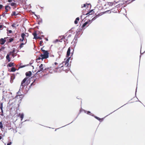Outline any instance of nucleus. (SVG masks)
<instances>
[{"label": "nucleus", "mask_w": 145, "mask_h": 145, "mask_svg": "<svg viewBox=\"0 0 145 145\" xmlns=\"http://www.w3.org/2000/svg\"><path fill=\"white\" fill-rule=\"evenodd\" d=\"M54 64L56 65L58 64L56 62H55Z\"/></svg>", "instance_id": "nucleus-48"}, {"label": "nucleus", "mask_w": 145, "mask_h": 145, "mask_svg": "<svg viewBox=\"0 0 145 145\" xmlns=\"http://www.w3.org/2000/svg\"><path fill=\"white\" fill-rule=\"evenodd\" d=\"M39 69L38 71L37 72H43L47 68H46L45 65L43 64H41L39 66Z\"/></svg>", "instance_id": "nucleus-5"}, {"label": "nucleus", "mask_w": 145, "mask_h": 145, "mask_svg": "<svg viewBox=\"0 0 145 145\" xmlns=\"http://www.w3.org/2000/svg\"><path fill=\"white\" fill-rule=\"evenodd\" d=\"M71 35H69V36H68V37H70V36H71Z\"/></svg>", "instance_id": "nucleus-52"}, {"label": "nucleus", "mask_w": 145, "mask_h": 145, "mask_svg": "<svg viewBox=\"0 0 145 145\" xmlns=\"http://www.w3.org/2000/svg\"><path fill=\"white\" fill-rule=\"evenodd\" d=\"M3 127V124L2 122H0V127L1 128H2Z\"/></svg>", "instance_id": "nucleus-28"}, {"label": "nucleus", "mask_w": 145, "mask_h": 145, "mask_svg": "<svg viewBox=\"0 0 145 145\" xmlns=\"http://www.w3.org/2000/svg\"><path fill=\"white\" fill-rule=\"evenodd\" d=\"M8 54H9V56H10V55H12V52H10Z\"/></svg>", "instance_id": "nucleus-37"}, {"label": "nucleus", "mask_w": 145, "mask_h": 145, "mask_svg": "<svg viewBox=\"0 0 145 145\" xmlns=\"http://www.w3.org/2000/svg\"><path fill=\"white\" fill-rule=\"evenodd\" d=\"M41 50L43 53V54H41V56L42 57L41 58L45 59L48 58L49 57V53L48 51L43 50L42 48H41Z\"/></svg>", "instance_id": "nucleus-2"}, {"label": "nucleus", "mask_w": 145, "mask_h": 145, "mask_svg": "<svg viewBox=\"0 0 145 145\" xmlns=\"http://www.w3.org/2000/svg\"><path fill=\"white\" fill-rule=\"evenodd\" d=\"M33 35L34 36L33 39H37V38L38 36H37V34L35 31L33 33Z\"/></svg>", "instance_id": "nucleus-13"}, {"label": "nucleus", "mask_w": 145, "mask_h": 145, "mask_svg": "<svg viewBox=\"0 0 145 145\" xmlns=\"http://www.w3.org/2000/svg\"><path fill=\"white\" fill-rule=\"evenodd\" d=\"M8 32L9 33H11L12 32V30H10L8 31Z\"/></svg>", "instance_id": "nucleus-40"}, {"label": "nucleus", "mask_w": 145, "mask_h": 145, "mask_svg": "<svg viewBox=\"0 0 145 145\" xmlns=\"http://www.w3.org/2000/svg\"><path fill=\"white\" fill-rule=\"evenodd\" d=\"M80 20L79 17L77 18L74 21V23L76 24H77L78 23V22Z\"/></svg>", "instance_id": "nucleus-14"}, {"label": "nucleus", "mask_w": 145, "mask_h": 145, "mask_svg": "<svg viewBox=\"0 0 145 145\" xmlns=\"http://www.w3.org/2000/svg\"><path fill=\"white\" fill-rule=\"evenodd\" d=\"M10 78L11 79H14V76L12 75L11 76Z\"/></svg>", "instance_id": "nucleus-33"}, {"label": "nucleus", "mask_w": 145, "mask_h": 145, "mask_svg": "<svg viewBox=\"0 0 145 145\" xmlns=\"http://www.w3.org/2000/svg\"><path fill=\"white\" fill-rule=\"evenodd\" d=\"M45 39L46 40V41H48V39L47 38H45Z\"/></svg>", "instance_id": "nucleus-49"}, {"label": "nucleus", "mask_w": 145, "mask_h": 145, "mask_svg": "<svg viewBox=\"0 0 145 145\" xmlns=\"http://www.w3.org/2000/svg\"><path fill=\"white\" fill-rule=\"evenodd\" d=\"M3 25H0V29H2V28H3Z\"/></svg>", "instance_id": "nucleus-35"}, {"label": "nucleus", "mask_w": 145, "mask_h": 145, "mask_svg": "<svg viewBox=\"0 0 145 145\" xmlns=\"http://www.w3.org/2000/svg\"><path fill=\"white\" fill-rule=\"evenodd\" d=\"M97 18V16H95V17H94L93 18L91 21H93V20H95V19H96Z\"/></svg>", "instance_id": "nucleus-26"}, {"label": "nucleus", "mask_w": 145, "mask_h": 145, "mask_svg": "<svg viewBox=\"0 0 145 145\" xmlns=\"http://www.w3.org/2000/svg\"><path fill=\"white\" fill-rule=\"evenodd\" d=\"M59 129V128H58V129H56L55 130V131H56V130H57V129Z\"/></svg>", "instance_id": "nucleus-51"}, {"label": "nucleus", "mask_w": 145, "mask_h": 145, "mask_svg": "<svg viewBox=\"0 0 145 145\" xmlns=\"http://www.w3.org/2000/svg\"><path fill=\"white\" fill-rule=\"evenodd\" d=\"M35 84V81L32 82L31 85V86H34Z\"/></svg>", "instance_id": "nucleus-32"}, {"label": "nucleus", "mask_w": 145, "mask_h": 145, "mask_svg": "<svg viewBox=\"0 0 145 145\" xmlns=\"http://www.w3.org/2000/svg\"><path fill=\"white\" fill-rule=\"evenodd\" d=\"M2 138V136H0V140Z\"/></svg>", "instance_id": "nucleus-47"}, {"label": "nucleus", "mask_w": 145, "mask_h": 145, "mask_svg": "<svg viewBox=\"0 0 145 145\" xmlns=\"http://www.w3.org/2000/svg\"><path fill=\"white\" fill-rule=\"evenodd\" d=\"M73 121H72V122L71 123H72V122ZM70 123H69V124H67V125H68V124H70Z\"/></svg>", "instance_id": "nucleus-50"}, {"label": "nucleus", "mask_w": 145, "mask_h": 145, "mask_svg": "<svg viewBox=\"0 0 145 145\" xmlns=\"http://www.w3.org/2000/svg\"><path fill=\"white\" fill-rule=\"evenodd\" d=\"M74 52V49L73 48H71L70 47H69L68 48L67 52V57H68L70 55V54H71V56H72L73 55Z\"/></svg>", "instance_id": "nucleus-4"}, {"label": "nucleus", "mask_w": 145, "mask_h": 145, "mask_svg": "<svg viewBox=\"0 0 145 145\" xmlns=\"http://www.w3.org/2000/svg\"><path fill=\"white\" fill-rule=\"evenodd\" d=\"M8 8L10 9L11 8L8 5H6L5 6V12L3 13L2 14V16L3 17L5 16V14H7V12L8 11V9L7 8Z\"/></svg>", "instance_id": "nucleus-7"}, {"label": "nucleus", "mask_w": 145, "mask_h": 145, "mask_svg": "<svg viewBox=\"0 0 145 145\" xmlns=\"http://www.w3.org/2000/svg\"><path fill=\"white\" fill-rule=\"evenodd\" d=\"M3 103H0V108H1V112L3 113Z\"/></svg>", "instance_id": "nucleus-22"}, {"label": "nucleus", "mask_w": 145, "mask_h": 145, "mask_svg": "<svg viewBox=\"0 0 145 145\" xmlns=\"http://www.w3.org/2000/svg\"><path fill=\"white\" fill-rule=\"evenodd\" d=\"M14 39V38H12L9 39L8 40L9 42H11Z\"/></svg>", "instance_id": "nucleus-24"}, {"label": "nucleus", "mask_w": 145, "mask_h": 145, "mask_svg": "<svg viewBox=\"0 0 145 145\" xmlns=\"http://www.w3.org/2000/svg\"><path fill=\"white\" fill-rule=\"evenodd\" d=\"M86 4H84V5H83V6H82V7L83 8V7H86Z\"/></svg>", "instance_id": "nucleus-39"}, {"label": "nucleus", "mask_w": 145, "mask_h": 145, "mask_svg": "<svg viewBox=\"0 0 145 145\" xmlns=\"http://www.w3.org/2000/svg\"><path fill=\"white\" fill-rule=\"evenodd\" d=\"M91 21L90 20L87 21L84 24H83L82 26V27L84 28L89 23V24L91 23Z\"/></svg>", "instance_id": "nucleus-9"}, {"label": "nucleus", "mask_w": 145, "mask_h": 145, "mask_svg": "<svg viewBox=\"0 0 145 145\" xmlns=\"http://www.w3.org/2000/svg\"><path fill=\"white\" fill-rule=\"evenodd\" d=\"M12 0H8V1L10 3L12 2Z\"/></svg>", "instance_id": "nucleus-44"}, {"label": "nucleus", "mask_w": 145, "mask_h": 145, "mask_svg": "<svg viewBox=\"0 0 145 145\" xmlns=\"http://www.w3.org/2000/svg\"><path fill=\"white\" fill-rule=\"evenodd\" d=\"M25 67V65L20 66L19 67L18 69H20V68H22L24 67Z\"/></svg>", "instance_id": "nucleus-30"}, {"label": "nucleus", "mask_w": 145, "mask_h": 145, "mask_svg": "<svg viewBox=\"0 0 145 145\" xmlns=\"http://www.w3.org/2000/svg\"><path fill=\"white\" fill-rule=\"evenodd\" d=\"M98 121H99L100 122H101L103 120L104 118H96Z\"/></svg>", "instance_id": "nucleus-25"}, {"label": "nucleus", "mask_w": 145, "mask_h": 145, "mask_svg": "<svg viewBox=\"0 0 145 145\" xmlns=\"http://www.w3.org/2000/svg\"><path fill=\"white\" fill-rule=\"evenodd\" d=\"M93 10H90L89 12H88L86 14V15H87L88 14L91 15L93 12H94L93 11Z\"/></svg>", "instance_id": "nucleus-17"}, {"label": "nucleus", "mask_w": 145, "mask_h": 145, "mask_svg": "<svg viewBox=\"0 0 145 145\" xmlns=\"http://www.w3.org/2000/svg\"><path fill=\"white\" fill-rule=\"evenodd\" d=\"M18 116L20 118H23L24 116V114L22 113H19L18 115Z\"/></svg>", "instance_id": "nucleus-20"}, {"label": "nucleus", "mask_w": 145, "mask_h": 145, "mask_svg": "<svg viewBox=\"0 0 145 145\" xmlns=\"http://www.w3.org/2000/svg\"><path fill=\"white\" fill-rule=\"evenodd\" d=\"M1 85V83H0V85Z\"/></svg>", "instance_id": "nucleus-55"}, {"label": "nucleus", "mask_w": 145, "mask_h": 145, "mask_svg": "<svg viewBox=\"0 0 145 145\" xmlns=\"http://www.w3.org/2000/svg\"><path fill=\"white\" fill-rule=\"evenodd\" d=\"M9 54H8L7 56H6V59L8 60V62H9L10 61V59L9 57Z\"/></svg>", "instance_id": "nucleus-18"}, {"label": "nucleus", "mask_w": 145, "mask_h": 145, "mask_svg": "<svg viewBox=\"0 0 145 145\" xmlns=\"http://www.w3.org/2000/svg\"><path fill=\"white\" fill-rule=\"evenodd\" d=\"M26 43H27V39H26V41H25V42L24 43H22L20 44V45L19 46V48H22L23 47V45L25 44Z\"/></svg>", "instance_id": "nucleus-12"}, {"label": "nucleus", "mask_w": 145, "mask_h": 145, "mask_svg": "<svg viewBox=\"0 0 145 145\" xmlns=\"http://www.w3.org/2000/svg\"><path fill=\"white\" fill-rule=\"evenodd\" d=\"M15 50L14 49L12 51V53H14L15 52Z\"/></svg>", "instance_id": "nucleus-43"}, {"label": "nucleus", "mask_w": 145, "mask_h": 145, "mask_svg": "<svg viewBox=\"0 0 145 145\" xmlns=\"http://www.w3.org/2000/svg\"><path fill=\"white\" fill-rule=\"evenodd\" d=\"M84 112L85 113H86V114H89V115H91L93 116H94L95 118H99L98 117L94 116L93 115V114L91 113V112L90 111H85L84 110H83V109H81L80 110V112Z\"/></svg>", "instance_id": "nucleus-6"}, {"label": "nucleus", "mask_w": 145, "mask_h": 145, "mask_svg": "<svg viewBox=\"0 0 145 145\" xmlns=\"http://www.w3.org/2000/svg\"><path fill=\"white\" fill-rule=\"evenodd\" d=\"M37 39H42V38L41 37H39L38 36L37 38Z\"/></svg>", "instance_id": "nucleus-36"}, {"label": "nucleus", "mask_w": 145, "mask_h": 145, "mask_svg": "<svg viewBox=\"0 0 145 145\" xmlns=\"http://www.w3.org/2000/svg\"><path fill=\"white\" fill-rule=\"evenodd\" d=\"M28 77H26L22 81L21 83V86L23 87H25L26 86L28 85L30 83V80H27Z\"/></svg>", "instance_id": "nucleus-1"}, {"label": "nucleus", "mask_w": 145, "mask_h": 145, "mask_svg": "<svg viewBox=\"0 0 145 145\" xmlns=\"http://www.w3.org/2000/svg\"><path fill=\"white\" fill-rule=\"evenodd\" d=\"M21 119L20 120H21V123H23V122H24V121H29V120H25L24 119V121H22L23 120V119H24V118H20Z\"/></svg>", "instance_id": "nucleus-21"}, {"label": "nucleus", "mask_w": 145, "mask_h": 145, "mask_svg": "<svg viewBox=\"0 0 145 145\" xmlns=\"http://www.w3.org/2000/svg\"><path fill=\"white\" fill-rule=\"evenodd\" d=\"M18 14V13H16L15 11H13L11 14V16H16Z\"/></svg>", "instance_id": "nucleus-16"}, {"label": "nucleus", "mask_w": 145, "mask_h": 145, "mask_svg": "<svg viewBox=\"0 0 145 145\" xmlns=\"http://www.w3.org/2000/svg\"><path fill=\"white\" fill-rule=\"evenodd\" d=\"M10 4L12 6H14V8H16V4L15 3H10Z\"/></svg>", "instance_id": "nucleus-15"}, {"label": "nucleus", "mask_w": 145, "mask_h": 145, "mask_svg": "<svg viewBox=\"0 0 145 145\" xmlns=\"http://www.w3.org/2000/svg\"><path fill=\"white\" fill-rule=\"evenodd\" d=\"M26 36L25 34L24 33H22L21 34V37H22L23 40H24V41H26V39H27L26 38H25V37Z\"/></svg>", "instance_id": "nucleus-11"}, {"label": "nucleus", "mask_w": 145, "mask_h": 145, "mask_svg": "<svg viewBox=\"0 0 145 145\" xmlns=\"http://www.w3.org/2000/svg\"><path fill=\"white\" fill-rule=\"evenodd\" d=\"M15 24H13L12 25V27H15Z\"/></svg>", "instance_id": "nucleus-42"}, {"label": "nucleus", "mask_w": 145, "mask_h": 145, "mask_svg": "<svg viewBox=\"0 0 145 145\" xmlns=\"http://www.w3.org/2000/svg\"><path fill=\"white\" fill-rule=\"evenodd\" d=\"M3 7V6L2 5H0V10L2 9Z\"/></svg>", "instance_id": "nucleus-34"}, {"label": "nucleus", "mask_w": 145, "mask_h": 145, "mask_svg": "<svg viewBox=\"0 0 145 145\" xmlns=\"http://www.w3.org/2000/svg\"><path fill=\"white\" fill-rule=\"evenodd\" d=\"M62 63L63 64V65H61V66L59 65V67H57L56 69H58L59 68H61L62 67H63V68L62 69H63L64 71L69 69V63H66L65 62H63Z\"/></svg>", "instance_id": "nucleus-3"}, {"label": "nucleus", "mask_w": 145, "mask_h": 145, "mask_svg": "<svg viewBox=\"0 0 145 145\" xmlns=\"http://www.w3.org/2000/svg\"><path fill=\"white\" fill-rule=\"evenodd\" d=\"M12 57H14V53H12Z\"/></svg>", "instance_id": "nucleus-46"}, {"label": "nucleus", "mask_w": 145, "mask_h": 145, "mask_svg": "<svg viewBox=\"0 0 145 145\" xmlns=\"http://www.w3.org/2000/svg\"><path fill=\"white\" fill-rule=\"evenodd\" d=\"M11 143L12 142H10L9 143H8L7 145H11Z\"/></svg>", "instance_id": "nucleus-38"}, {"label": "nucleus", "mask_w": 145, "mask_h": 145, "mask_svg": "<svg viewBox=\"0 0 145 145\" xmlns=\"http://www.w3.org/2000/svg\"><path fill=\"white\" fill-rule=\"evenodd\" d=\"M43 43V41L42 40H40L39 42V45L41 46L42 45V43Z\"/></svg>", "instance_id": "nucleus-31"}, {"label": "nucleus", "mask_w": 145, "mask_h": 145, "mask_svg": "<svg viewBox=\"0 0 145 145\" xmlns=\"http://www.w3.org/2000/svg\"><path fill=\"white\" fill-rule=\"evenodd\" d=\"M58 41H59V40H58V39H56V40H55V42H58Z\"/></svg>", "instance_id": "nucleus-45"}, {"label": "nucleus", "mask_w": 145, "mask_h": 145, "mask_svg": "<svg viewBox=\"0 0 145 145\" xmlns=\"http://www.w3.org/2000/svg\"><path fill=\"white\" fill-rule=\"evenodd\" d=\"M6 38H4V39L1 38L0 40V43L1 44H3L6 41V40H5V39H6Z\"/></svg>", "instance_id": "nucleus-8"}, {"label": "nucleus", "mask_w": 145, "mask_h": 145, "mask_svg": "<svg viewBox=\"0 0 145 145\" xmlns=\"http://www.w3.org/2000/svg\"><path fill=\"white\" fill-rule=\"evenodd\" d=\"M16 69L14 67H12L11 68V70H10V72H14L16 71Z\"/></svg>", "instance_id": "nucleus-23"}, {"label": "nucleus", "mask_w": 145, "mask_h": 145, "mask_svg": "<svg viewBox=\"0 0 145 145\" xmlns=\"http://www.w3.org/2000/svg\"><path fill=\"white\" fill-rule=\"evenodd\" d=\"M42 57L41 56V55H40V56L39 57H38L37 59V60H40V59H42V60L44 59H42Z\"/></svg>", "instance_id": "nucleus-27"}, {"label": "nucleus", "mask_w": 145, "mask_h": 145, "mask_svg": "<svg viewBox=\"0 0 145 145\" xmlns=\"http://www.w3.org/2000/svg\"><path fill=\"white\" fill-rule=\"evenodd\" d=\"M66 125H65V126H66ZM65 126H65H63V127H64V126ZM60 128H61V127H60Z\"/></svg>", "instance_id": "nucleus-53"}, {"label": "nucleus", "mask_w": 145, "mask_h": 145, "mask_svg": "<svg viewBox=\"0 0 145 145\" xmlns=\"http://www.w3.org/2000/svg\"><path fill=\"white\" fill-rule=\"evenodd\" d=\"M31 74H32V72L30 71H29L25 73V75H26V77H29L30 76H31Z\"/></svg>", "instance_id": "nucleus-10"}, {"label": "nucleus", "mask_w": 145, "mask_h": 145, "mask_svg": "<svg viewBox=\"0 0 145 145\" xmlns=\"http://www.w3.org/2000/svg\"><path fill=\"white\" fill-rule=\"evenodd\" d=\"M19 40L21 42H22L23 40H23L22 39H20Z\"/></svg>", "instance_id": "nucleus-41"}, {"label": "nucleus", "mask_w": 145, "mask_h": 145, "mask_svg": "<svg viewBox=\"0 0 145 145\" xmlns=\"http://www.w3.org/2000/svg\"><path fill=\"white\" fill-rule=\"evenodd\" d=\"M14 63H12V62H10L8 64L7 66L9 67H11L12 66H14Z\"/></svg>", "instance_id": "nucleus-19"}, {"label": "nucleus", "mask_w": 145, "mask_h": 145, "mask_svg": "<svg viewBox=\"0 0 145 145\" xmlns=\"http://www.w3.org/2000/svg\"><path fill=\"white\" fill-rule=\"evenodd\" d=\"M110 3V4H111V3ZM110 5V4H109V5Z\"/></svg>", "instance_id": "nucleus-54"}, {"label": "nucleus", "mask_w": 145, "mask_h": 145, "mask_svg": "<svg viewBox=\"0 0 145 145\" xmlns=\"http://www.w3.org/2000/svg\"><path fill=\"white\" fill-rule=\"evenodd\" d=\"M70 57L68 58L67 60H66V61L65 62L67 63H69V59H70Z\"/></svg>", "instance_id": "nucleus-29"}]
</instances>
